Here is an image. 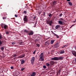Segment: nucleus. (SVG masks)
<instances>
[{
    "mask_svg": "<svg viewBox=\"0 0 76 76\" xmlns=\"http://www.w3.org/2000/svg\"><path fill=\"white\" fill-rule=\"evenodd\" d=\"M1 26L2 29L4 28L5 29H7L8 28V26L5 24H1Z\"/></svg>",
    "mask_w": 76,
    "mask_h": 76,
    "instance_id": "obj_1",
    "label": "nucleus"
},
{
    "mask_svg": "<svg viewBox=\"0 0 76 76\" xmlns=\"http://www.w3.org/2000/svg\"><path fill=\"white\" fill-rule=\"evenodd\" d=\"M35 58L34 57H33L31 58V64L33 65L34 64V62L35 61Z\"/></svg>",
    "mask_w": 76,
    "mask_h": 76,
    "instance_id": "obj_2",
    "label": "nucleus"
},
{
    "mask_svg": "<svg viewBox=\"0 0 76 76\" xmlns=\"http://www.w3.org/2000/svg\"><path fill=\"white\" fill-rule=\"evenodd\" d=\"M23 20L25 22H28V16L26 15H25L23 18Z\"/></svg>",
    "mask_w": 76,
    "mask_h": 76,
    "instance_id": "obj_3",
    "label": "nucleus"
},
{
    "mask_svg": "<svg viewBox=\"0 0 76 76\" xmlns=\"http://www.w3.org/2000/svg\"><path fill=\"white\" fill-rule=\"evenodd\" d=\"M53 23V20H51L50 21L48 20L47 21V24H48L50 26H51V24Z\"/></svg>",
    "mask_w": 76,
    "mask_h": 76,
    "instance_id": "obj_4",
    "label": "nucleus"
},
{
    "mask_svg": "<svg viewBox=\"0 0 76 76\" xmlns=\"http://www.w3.org/2000/svg\"><path fill=\"white\" fill-rule=\"evenodd\" d=\"M60 47V45H59V44L58 43H56L54 45V48H57L58 47Z\"/></svg>",
    "mask_w": 76,
    "mask_h": 76,
    "instance_id": "obj_5",
    "label": "nucleus"
},
{
    "mask_svg": "<svg viewBox=\"0 0 76 76\" xmlns=\"http://www.w3.org/2000/svg\"><path fill=\"white\" fill-rule=\"evenodd\" d=\"M58 23L59 25H63V23H64V21H63L61 20H58Z\"/></svg>",
    "mask_w": 76,
    "mask_h": 76,
    "instance_id": "obj_6",
    "label": "nucleus"
},
{
    "mask_svg": "<svg viewBox=\"0 0 76 76\" xmlns=\"http://www.w3.org/2000/svg\"><path fill=\"white\" fill-rule=\"evenodd\" d=\"M57 57H54V58H51V60H54L55 61H57Z\"/></svg>",
    "mask_w": 76,
    "mask_h": 76,
    "instance_id": "obj_7",
    "label": "nucleus"
},
{
    "mask_svg": "<svg viewBox=\"0 0 76 76\" xmlns=\"http://www.w3.org/2000/svg\"><path fill=\"white\" fill-rule=\"evenodd\" d=\"M63 57H57V60H62L63 59Z\"/></svg>",
    "mask_w": 76,
    "mask_h": 76,
    "instance_id": "obj_8",
    "label": "nucleus"
},
{
    "mask_svg": "<svg viewBox=\"0 0 76 76\" xmlns=\"http://www.w3.org/2000/svg\"><path fill=\"white\" fill-rule=\"evenodd\" d=\"M14 74H15V75L16 76H18V75H19L20 72H19L17 71L16 72H15Z\"/></svg>",
    "mask_w": 76,
    "mask_h": 76,
    "instance_id": "obj_9",
    "label": "nucleus"
},
{
    "mask_svg": "<svg viewBox=\"0 0 76 76\" xmlns=\"http://www.w3.org/2000/svg\"><path fill=\"white\" fill-rule=\"evenodd\" d=\"M25 54H22V55H21L20 56H19L18 57H19V58H23V57H25Z\"/></svg>",
    "mask_w": 76,
    "mask_h": 76,
    "instance_id": "obj_10",
    "label": "nucleus"
},
{
    "mask_svg": "<svg viewBox=\"0 0 76 76\" xmlns=\"http://www.w3.org/2000/svg\"><path fill=\"white\" fill-rule=\"evenodd\" d=\"M57 1H54L53 2V6H55L56 4H57Z\"/></svg>",
    "mask_w": 76,
    "mask_h": 76,
    "instance_id": "obj_11",
    "label": "nucleus"
},
{
    "mask_svg": "<svg viewBox=\"0 0 76 76\" xmlns=\"http://www.w3.org/2000/svg\"><path fill=\"white\" fill-rule=\"evenodd\" d=\"M28 34L30 36H31V35H33V34H34V32L31 31L30 33H28Z\"/></svg>",
    "mask_w": 76,
    "mask_h": 76,
    "instance_id": "obj_12",
    "label": "nucleus"
},
{
    "mask_svg": "<svg viewBox=\"0 0 76 76\" xmlns=\"http://www.w3.org/2000/svg\"><path fill=\"white\" fill-rule=\"evenodd\" d=\"M50 63L51 65H53L54 64V61H50Z\"/></svg>",
    "mask_w": 76,
    "mask_h": 76,
    "instance_id": "obj_13",
    "label": "nucleus"
},
{
    "mask_svg": "<svg viewBox=\"0 0 76 76\" xmlns=\"http://www.w3.org/2000/svg\"><path fill=\"white\" fill-rule=\"evenodd\" d=\"M72 53L73 55L74 56H76V52L75 51H72Z\"/></svg>",
    "mask_w": 76,
    "mask_h": 76,
    "instance_id": "obj_14",
    "label": "nucleus"
},
{
    "mask_svg": "<svg viewBox=\"0 0 76 76\" xmlns=\"http://www.w3.org/2000/svg\"><path fill=\"white\" fill-rule=\"evenodd\" d=\"M18 56L19 55L16 54H14L12 56V57L13 58L15 57H17V56Z\"/></svg>",
    "mask_w": 76,
    "mask_h": 76,
    "instance_id": "obj_15",
    "label": "nucleus"
},
{
    "mask_svg": "<svg viewBox=\"0 0 76 76\" xmlns=\"http://www.w3.org/2000/svg\"><path fill=\"white\" fill-rule=\"evenodd\" d=\"M56 41V40H51L50 42L51 44H53L54 42V41Z\"/></svg>",
    "mask_w": 76,
    "mask_h": 76,
    "instance_id": "obj_16",
    "label": "nucleus"
},
{
    "mask_svg": "<svg viewBox=\"0 0 76 76\" xmlns=\"http://www.w3.org/2000/svg\"><path fill=\"white\" fill-rule=\"evenodd\" d=\"M45 45H49V44H50V43L48 41L46 42H45Z\"/></svg>",
    "mask_w": 76,
    "mask_h": 76,
    "instance_id": "obj_17",
    "label": "nucleus"
},
{
    "mask_svg": "<svg viewBox=\"0 0 76 76\" xmlns=\"http://www.w3.org/2000/svg\"><path fill=\"white\" fill-rule=\"evenodd\" d=\"M65 53V52L64 51V50H61L60 51V54H64Z\"/></svg>",
    "mask_w": 76,
    "mask_h": 76,
    "instance_id": "obj_18",
    "label": "nucleus"
},
{
    "mask_svg": "<svg viewBox=\"0 0 76 76\" xmlns=\"http://www.w3.org/2000/svg\"><path fill=\"white\" fill-rule=\"evenodd\" d=\"M24 32H25L26 33H27V34H28V32H29V30H27L26 29L24 30Z\"/></svg>",
    "mask_w": 76,
    "mask_h": 76,
    "instance_id": "obj_19",
    "label": "nucleus"
},
{
    "mask_svg": "<svg viewBox=\"0 0 76 76\" xmlns=\"http://www.w3.org/2000/svg\"><path fill=\"white\" fill-rule=\"evenodd\" d=\"M59 28H60V25H58L56 26L55 29H57Z\"/></svg>",
    "mask_w": 76,
    "mask_h": 76,
    "instance_id": "obj_20",
    "label": "nucleus"
},
{
    "mask_svg": "<svg viewBox=\"0 0 76 76\" xmlns=\"http://www.w3.org/2000/svg\"><path fill=\"white\" fill-rule=\"evenodd\" d=\"M21 63V64H23L25 63V61L24 60H22Z\"/></svg>",
    "mask_w": 76,
    "mask_h": 76,
    "instance_id": "obj_21",
    "label": "nucleus"
},
{
    "mask_svg": "<svg viewBox=\"0 0 76 76\" xmlns=\"http://www.w3.org/2000/svg\"><path fill=\"white\" fill-rule=\"evenodd\" d=\"M54 36H56L57 38H59V36L56 34H55Z\"/></svg>",
    "mask_w": 76,
    "mask_h": 76,
    "instance_id": "obj_22",
    "label": "nucleus"
},
{
    "mask_svg": "<svg viewBox=\"0 0 76 76\" xmlns=\"http://www.w3.org/2000/svg\"><path fill=\"white\" fill-rule=\"evenodd\" d=\"M68 4H69L70 6H72V3L70 2H68Z\"/></svg>",
    "mask_w": 76,
    "mask_h": 76,
    "instance_id": "obj_23",
    "label": "nucleus"
},
{
    "mask_svg": "<svg viewBox=\"0 0 76 76\" xmlns=\"http://www.w3.org/2000/svg\"><path fill=\"white\" fill-rule=\"evenodd\" d=\"M43 56H44V55H43V53H41L40 55V57H43Z\"/></svg>",
    "mask_w": 76,
    "mask_h": 76,
    "instance_id": "obj_24",
    "label": "nucleus"
},
{
    "mask_svg": "<svg viewBox=\"0 0 76 76\" xmlns=\"http://www.w3.org/2000/svg\"><path fill=\"white\" fill-rule=\"evenodd\" d=\"M59 20H61V21L63 20V21H64V20L63 19V18H59Z\"/></svg>",
    "mask_w": 76,
    "mask_h": 76,
    "instance_id": "obj_25",
    "label": "nucleus"
},
{
    "mask_svg": "<svg viewBox=\"0 0 76 76\" xmlns=\"http://www.w3.org/2000/svg\"><path fill=\"white\" fill-rule=\"evenodd\" d=\"M3 38V36L1 34H0V39H1Z\"/></svg>",
    "mask_w": 76,
    "mask_h": 76,
    "instance_id": "obj_26",
    "label": "nucleus"
},
{
    "mask_svg": "<svg viewBox=\"0 0 76 76\" xmlns=\"http://www.w3.org/2000/svg\"><path fill=\"white\" fill-rule=\"evenodd\" d=\"M48 16H49V17H51V16H52V14L50 13L49 14Z\"/></svg>",
    "mask_w": 76,
    "mask_h": 76,
    "instance_id": "obj_27",
    "label": "nucleus"
},
{
    "mask_svg": "<svg viewBox=\"0 0 76 76\" xmlns=\"http://www.w3.org/2000/svg\"><path fill=\"white\" fill-rule=\"evenodd\" d=\"M46 64V66L48 67H49V66H50V64L48 63H47Z\"/></svg>",
    "mask_w": 76,
    "mask_h": 76,
    "instance_id": "obj_28",
    "label": "nucleus"
},
{
    "mask_svg": "<svg viewBox=\"0 0 76 76\" xmlns=\"http://www.w3.org/2000/svg\"><path fill=\"white\" fill-rule=\"evenodd\" d=\"M40 58L41 59L42 61H44V59L42 57H40Z\"/></svg>",
    "mask_w": 76,
    "mask_h": 76,
    "instance_id": "obj_29",
    "label": "nucleus"
},
{
    "mask_svg": "<svg viewBox=\"0 0 76 76\" xmlns=\"http://www.w3.org/2000/svg\"><path fill=\"white\" fill-rule=\"evenodd\" d=\"M4 47H2L1 48V50H4Z\"/></svg>",
    "mask_w": 76,
    "mask_h": 76,
    "instance_id": "obj_30",
    "label": "nucleus"
},
{
    "mask_svg": "<svg viewBox=\"0 0 76 76\" xmlns=\"http://www.w3.org/2000/svg\"><path fill=\"white\" fill-rule=\"evenodd\" d=\"M2 45V42L0 40V46H1Z\"/></svg>",
    "mask_w": 76,
    "mask_h": 76,
    "instance_id": "obj_31",
    "label": "nucleus"
},
{
    "mask_svg": "<svg viewBox=\"0 0 76 76\" xmlns=\"http://www.w3.org/2000/svg\"><path fill=\"white\" fill-rule=\"evenodd\" d=\"M51 32H52V33L53 34V35H54L56 34H55V33H54V32H53V31H51Z\"/></svg>",
    "mask_w": 76,
    "mask_h": 76,
    "instance_id": "obj_32",
    "label": "nucleus"
},
{
    "mask_svg": "<svg viewBox=\"0 0 76 76\" xmlns=\"http://www.w3.org/2000/svg\"><path fill=\"white\" fill-rule=\"evenodd\" d=\"M26 13H27V11H25L23 12V13L25 14H26Z\"/></svg>",
    "mask_w": 76,
    "mask_h": 76,
    "instance_id": "obj_33",
    "label": "nucleus"
},
{
    "mask_svg": "<svg viewBox=\"0 0 76 76\" xmlns=\"http://www.w3.org/2000/svg\"><path fill=\"white\" fill-rule=\"evenodd\" d=\"M5 33H6V34H7H7H9V31L5 32Z\"/></svg>",
    "mask_w": 76,
    "mask_h": 76,
    "instance_id": "obj_34",
    "label": "nucleus"
},
{
    "mask_svg": "<svg viewBox=\"0 0 76 76\" xmlns=\"http://www.w3.org/2000/svg\"><path fill=\"white\" fill-rule=\"evenodd\" d=\"M25 69V68H21V71H23V70H24Z\"/></svg>",
    "mask_w": 76,
    "mask_h": 76,
    "instance_id": "obj_35",
    "label": "nucleus"
},
{
    "mask_svg": "<svg viewBox=\"0 0 76 76\" xmlns=\"http://www.w3.org/2000/svg\"><path fill=\"white\" fill-rule=\"evenodd\" d=\"M37 47H39L40 45L39 44H37Z\"/></svg>",
    "mask_w": 76,
    "mask_h": 76,
    "instance_id": "obj_36",
    "label": "nucleus"
},
{
    "mask_svg": "<svg viewBox=\"0 0 76 76\" xmlns=\"http://www.w3.org/2000/svg\"><path fill=\"white\" fill-rule=\"evenodd\" d=\"M12 44L13 45H15V42H12Z\"/></svg>",
    "mask_w": 76,
    "mask_h": 76,
    "instance_id": "obj_37",
    "label": "nucleus"
},
{
    "mask_svg": "<svg viewBox=\"0 0 76 76\" xmlns=\"http://www.w3.org/2000/svg\"><path fill=\"white\" fill-rule=\"evenodd\" d=\"M43 67L44 69H46V66H43Z\"/></svg>",
    "mask_w": 76,
    "mask_h": 76,
    "instance_id": "obj_38",
    "label": "nucleus"
},
{
    "mask_svg": "<svg viewBox=\"0 0 76 76\" xmlns=\"http://www.w3.org/2000/svg\"><path fill=\"white\" fill-rule=\"evenodd\" d=\"M3 19H6V17H4L3 18Z\"/></svg>",
    "mask_w": 76,
    "mask_h": 76,
    "instance_id": "obj_39",
    "label": "nucleus"
},
{
    "mask_svg": "<svg viewBox=\"0 0 76 76\" xmlns=\"http://www.w3.org/2000/svg\"><path fill=\"white\" fill-rule=\"evenodd\" d=\"M62 15H63V14H62V13H61L60 14L59 16L61 17V16H62Z\"/></svg>",
    "mask_w": 76,
    "mask_h": 76,
    "instance_id": "obj_40",
    "label": "nucleus"
},
{
    "mask_svg": "<svg viewBox=\"0 0 76 76\" xmlns=\"http://www.w3.org/2000/svg\"><path fill=\"white\" fill-rule=\"evenodd\" d=\"M35 52H36V50H35V51L33 52V54H35Z\"/></svg>",
    "mask_w": 76,
    "mask_h": 76,
    "instance_id": "obj_41",
    "label": "nucleus"
},
{
    "mask_svg": "<svg viewBox=\"0 0 76 76\" xmlns=\"http://www.w3.org/2000/svg\"><path fill=\"white\" fill-rule=\"evenodd\" d=\"M10 68L11 69H13V66H11Z\"/></svg>",
    "mask_w": 76,
    "mask_h": 76,
    "instance_id": "obj_42",
    "label": "nucleus"
},
{
    "mask_svg": "<svg viewBox=\"0 0 76 76\" xmlns=\"http://www.w3.org/2000/svg\"><path fill=\"white\" fill-rule=\"evenodd\" d=\"M41 13H42V12L41 11H40L39 13V15H40Z\"/></svg>",
    "mask_w": 76,
    "mask_h": 76,
    "instance_id": "obj_43",
    "label": "nucleus"
},
{
    "mask_svg": "<svg viewBox=\"0 0 76 76\" xmlns=\"http://www.w3.org/2000/svg\"><path fill=\"white\" fill-rule=\"evenodd\" d=\"M74 61H75V63H76V59H75Z\"/></svg>",
    "mask_w": 76,
    "mask_h": 76,
    "instance_id": "obj_44",
    "label": "nucleus"
},
{
    "mask_svg": "<svg viewBox=\"0 0 76 76\" xmlns=\"http://www.w3.org/2000/svg\"><path fill=\"white\" fill-rule=\"evenodd\" d=\"M64 47H65V46H64H64L62 47V48H64Z\"/></svg>",
    "mask_w": 76,
    "mask_h": 76,
    "instance_id": "obj_45",
    "label": "nucleus"
},
{
    "mask_svg": "<svg viewBox=\"0 0 76 76\" xmlns=\"http://www.w3.org/2000/svg\"><path fill=\"white\" fill-rule=\"evenodd\" d=\"M64 45V46H65V47H67V45Z\"/></svg>",
    "mask_w": 76,
    "mask_h": 76,
    "instance_id": "obj_46",
    "label": "nucleus"
},
{
    "mask_svg": "<svg viewBox=\"0 0 76 76\" xmlns=\"http://www.w3.org/2000/svg\"><path fill=\"white\" fill-rule=\"evenodd\" d=\"M15 16L16 17V18H17V17H18V16L16 15H15Z\"/></svg>",
    "mask_w": 76,
    "mask_h": 76,
    "instance_id": "obj_47",
    "label": "nucleus"
},
{
    "mask_svg": "<svg viewBox=\"0 0 76 76\" xmlns=\"http://www.w3.org/2000/svg\"><path fill=\"white\" fill-rule=\"evenodd\" d=\"M36 41H38V39H36Z\"/></svg>",
    "mask_w": 76,
    "mask_h": 76,
    "instance_id": "obj_48",
    "label": "nucleus"
},
{
    "mask_svg": "<svg viewBox=\"0 0 76 76\" xmlns=\"http://www.w3.org/2000/svg\"><path fill=\"white\" fill-rule=\"evenodd\" d=\"M67 1H70V0H67Z\"/></svg>",
    "mask_w": 76,
    "mask_h": 76,
    "instance_id": "obj_49",
    "label": "nucleus"
},
{
    "mask_svg": "<svg viewBox=\"0 0 76 76\" xmlns=\"http://www.w3.org/2000/svg\"><path fill=\"white\" fill-rule=\"evenodd\" d=\"M74 25H72V26L71 27V28H72V26H74Z\"/></svg>",
    "mask_w": 76,
    "mask_h": 76,
    "instance_id": "obj_50",
    "label": "nucleus"
},
{
    "mask_svg": "<svg viewBox=\"0 0 76 76\" xmlns=\"http://www.w3.org/2000/svg\"><path fill=\"white\" fill-rule=\"evenodd\" d=\"M35 18H36V16H35L34 17V19H35Z\"/></svg>",
    "mask_w": 76,
    "mask_h": 76,
    "instance_id": "obj_51",
    "label": "nucleus"
},
{
    "mask_svg": "<svg viewBox=\"0 0 76 76\" xmlns=\"http://www.w3.org/2000/svg\"><path fill=\"white\" fill-rule=\"evenodd\" d=\"M74 22L75 23L76 22V19L75 20V21H74Z\"/></svg>",
    "mask_w": 76,
    "mask_h": 76,
    "instance_id": "obj_52",
    "label": "nucleus"
},
{
    "mask_svg": "<svg viewBox=\"0 0 76 76\" xmlns=\"http://www.w3.org/2000/svg\"><path fill=\"white\" fill-rule=\"evenodd\" d=\"M72 22L73 23H74V22H75V21H73Z\"/></svg>",
    "mask_w": 76,
    "mask_h": 76,
    "instance_id": "obj_53",
    "label": "nucleus"
},
{
    "mask_svg": "<svg viewBox=\"0 0 76 76\" xmlns=\"http://www.w3.org/2000/svg\"><path fill=\"white\" fill-rule=\"evenodd\" d=\"M15 59H16V58H17L15 57Z\"/></svg>",
    "mask_w": 76,
    "mask_h": 76,
    "instance_id": "obj_54",
    "label": "nucleus"
},
{
    "mask_svg": "<svg viewBox=\"0 0 76 76\" xmlns=\"http://www.w3.org/2000/svg\"><path fill=\"white\" fill-rule=\"evenodd\" d=\"M49 76H53L50 75H49Z\"/></svg>",
    "mask_w": 76,
    "mask_h": 76,
    "instance_id": "obj_55",
    "label": "nucleus"
}]
</instances>
